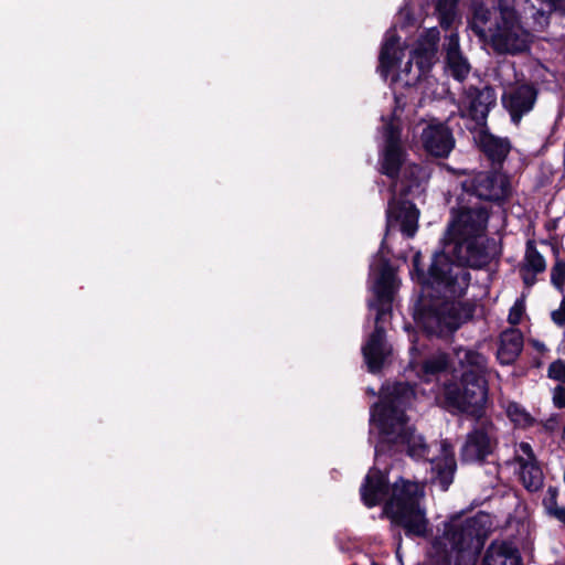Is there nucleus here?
Instances as JSON below:
<instances>
[{
  "label": "nucleus",
  "instance_id": "f257e3e1",
  "mask_svg": "<svg viewBox=\"0 0 565 565\" xmlns=\"http://www.w3.org/2000/svg\"><path fill=\"white\" fill-rule=\"evenodd\" d=\"M424 484L399 479L390 489L387 477L372 468L361 487V497L365 505L374 507L388 497L384 513L392 525L404 530L408 537H426L430 534V523L426 509L422 504Z\"/></svg>",
  "mask_w": 565,
  "mask_h": 565
},
{
  "label": "nucleus",
  "instance_id": "f03ea898",
  "mask_svg": "<svg viewBox=\"0 0 565 565\" xmlns=\"http://www.w3.org/2000/svg\"><path fill=\"white\" fill-rule=\"evenodd\" d=\"M382 134L384 138L381 159L382 173L394 180L401 170L402 179L394 181L392 191L394 194L399 191L405 195L413 186L420 184L426 173L420 166L405 162L401 146L399 124L394 117L384 122ZM418 217L419 211L411 201H397L394 195L388 202L386 211V233L398 226L406 237H413L418 228Z\"/></svg>",
  "mask_w": 565,
  "mask_h": 565
},
{
  "label": "nucleus",
  "instance_id": "7ed1b4c3",
  "mask_svg": "<svg viewBox=\"0 0 565 565\" xmlns=\"http://www.w3.org/2000/svg\"><path fill=\"white\" fill-rule=\"evenodd\" d=\"M415 398V390L407 383L388 384L382 390L381 402L371 409V425L380 429L375 459L386 450L403 452L414 459H428L430 446L408 425L405 408Z\"/></svg>",
  "mask_w": 565,
  "mask_h": 565
},
{
  "label": "nucleus",
  "instance_id": "20e7f679",
  "mask_svg": "<svg viewBox=\"0 0 565 565\" xmlns=\"http://www.w3.org/2000/svg\"><path fill=\"white\" fill-rule=\"evenodd\" d=\"M441 250L436 252L426 276L418 273L422 284L449 297H462L470 284V268H482L490 262L480 238L446 233Z\"/></svg>",
  "mask_w": 565,
  "mask_h": 565
},
{
  "label": "nucleus",
  "instance_id": "39448f33",
  "mask_svg": "<svg viewBox=\"0 0 565 565\" xmlns=\"http://www.w3.org/2000/svg\"><path fill=\"white\" fill-rule=\"evenodd\" d=\"M370 276L374 279L372 290L375 300L371 301L369 306L376 310V319L375 329L362 348V352L370 372L375 373L381 370L385 358L390 353L385 342V331L380 326V321L391 310L393 294L397 288V279L395 269L380 253L370 265Z\"/></svg>",
  "mask_w": 565,
  "mask_h": 565
},
{
  "label": "nucleus",
  "instance_id": "423d86ee",
  "mask_svg": "<svg viewBox=\"0 0 565 565\" xmlns=\"http://www.w3.org/2000/svg\"><path fill=\"white\" fill-rule=\"evenodd\" d=\"M486 515L465 520L455 518L445 523L443 535L436 537L434 547L449 565H469L473 559L472 547H478L486 535Z\"/></svg>",
  "mask_w": 565,
  "mask_h": 565
},
{
  "label": "nucleus",
  "instance_id": "0eeeda50",
  "mask_svg": "<svg viewBox=\"0 0 565 565\" xmlns=\"http://www.w3.org/2000/svg\"><path fill=\"white\" fill-rule=\"evenodd\" d=\"M488 31L490 44L498 54L524 53L533 42V34L523 26L518 12L509 6H499V17Z\"/></svg>",
  "mask_w": 565,
  "mask_h": 565
},
{
  "label": "nucleus",
  "instance_id": "6e6552de",
  "mask_svg": "<svg viewBox=\"0 0 565 565\" xmlns=\"http://www.w3.org/2000/svg\"><path fill=\"white\" fill-rule=\"evenodd\" d=\"M475 306L469 301H440L424 308L417 316L418 324L430 335L447 337L469 321Z\"/></svg>",
  "mask_w": 565,
  "mask_h": 565
},
{
  "label": "nucleus",
  "instance_id": "1a4fd4ad",
  "mask_svg": "<svg viewBox=\"0 0 565 565\" xmlns=\"http://www.w3.org/2000/svg\"><path fill=\"white\" fill-rule=\"evenodd\" d=\"M444 396L449 408L481 418L488 403V384L484 379L460 376V386L445 384Z\"/></svg>",
  "mask_w": 565,
  "mask_h": 565
},
{
  "label": "nucleus",
  "instance_id": "9d476101",
  "mask_svg": "<svg viewBox=\"0 0 565 565\" xmlns=\"http://www.w3.org/2000/svg\"><path fill=\"white\" fill-rule=\"evenodd\" d=\"M498 445L497 428L489 418H478L475 428L467 435L461 457L467 462H481Z\"/></svg>",
  "mask_w": 565,
  "mask_h": 565
},
{
  "label": "nucleus",
  "instance_id": "9b49d317",
  "mask_svg": "<svg viewBox=\"0 0 565 565\" xmlns=\"http://www.w3.org/2000/svg\"><path fill=\"white\" fill-rule=\"evenodd\" d=\"M462 190L467 195L480 200L500 202L510 195V182L501 172H479L462 182Z\"/></svg>",
  "mask_w": 565,
  "mask_h": 565
},
{
  "label": "nucleus",
  "instance_id": "f8f14e48",
  "mask_svg": "<svg viewBox=\"0 0 565 565\" xmlns=\"http://www.w3.org/2000/svg\"><path fill=\"white\" fill-rule=\"evenodd\" d=\"M451 215L452 218L447 231L450 234L480 238L487 230L489 211L480 203L472 206L461 205L457 210L452 209Z\"/></svg>",
  "mask_w": 565,
  "mask_h": 565
},
{
  "label": "nucleus",
  "instance_id": "ddd939ff",
  "mask_svg": "<svg viewBox=\"0 0 565 565\" xmlns=\"http://www.w3.org/2000/svg\"><path fill=\"white\" fill-rule=\"evenodd\" d=\"M537 94L536 87L526 83L510 85L504 89L501 103L514 125H519L523 116L533 110Z\"/></svg>",
  "mask_w": 565,
  "mask_h": 565
},
{
  "label": "nucleus",
  "instance_id": "4468645a",
  "mask_svg": "<svg viewBox=\"0 0 565 565\" xmlns=\"http://www.w3.org/2000/svg\"><path fill=\"white\" fill-rule=\"evenodd\" d=\"M514 461L519 466L518 475L523 487L530 492L542 489L544 484L543 470L529 443L522 441L515 446Z\"/></svg>",
  "mask_w": 565,
  "mask_h": 565
},
{
  "label": "nucleus",
  "instance_id": "2eb2a0df",
  "mask_svg": "<svg viewBox=\"0 0 565 565\" xmlns=\"http://www.w3.org/2000/svg\"><path fill=\"white\" fill-rule=\"evenodd\" d=\"M440 38L438 29L430 28L418 39L416 47L412 52L409 61L405 64L403 72L409 73L413 63L417 66V72L413 79H418L425 75L436 61L437 44Z\"/></svg>",
  "mask_w": 565,
  "mask_h": 565
},
{
  "label": "nucleus",
  "instance_id": "dca6fc26",
  "mask_svg": "<svg viewBox=\"0 0 565 565\" xmlns=\"http://www.w3.org/2000/svg\"><path fill=\"white\" fill-rule=\"evenodd\" d=\"M461 103L471 119L478 125L484 126L491 108L497 104V94L490 86L482 88L469 87L465 92Z\"/></svg>",
  "mask_w": 565,
  "mask_h": 565
},
{
  "label": "nucleus",
  "instance_id": "f3484780",
  "mask_svg": "<svg viewBox=\"0 0 565 565\" xmlns=\"http://www.w3.org/2000/svg\"><path fill=\"white\" fill-rule=\"evenodd\" d=\"M440 456L429 459L430 482L446 491L454 481L456 460L452 448L446 443L437 445Z\"/></svg>",
  "mask_w": 565,
  "mask_h": 565
},
{
  "label": "nucleus",
  "instance_id": "a211bd4d",
  "mask_svg": "<svg viewBox=\"0 0 565 565\" xmlns=\"http://www.w3.org/2000/svg\"><path fill=\"white\" fill-rule=\"evenodd\" d=\"M423 146L435 157H447L455 147L451 130L444 124H430L422 132Z\"/></svg>",
  "mask_w": 565,
  "mask_h": 565
},
{
  "label": "nucleus",
  "instance_id": "6ab92c4d",
  "mask_svg": "<svg viewBox=\"0 0 565 565\" xmlns=\"http://www.w3.org/2000/svg\"><path fill=\"white\" fill-rule=\"evenodd\" d=\"M470 64L459 49V36L450 33L446 39V70L457 81L462 82L470 73Z\"/></svg>",
  "mask_w": 565,
  "mask_h": 565
},
{
  "label": "nucleus",
  "instance_id": "aec40b11",
  "mask_svg": "<svg viewBox=\"0 0 565 565\" xmlns=\"http://www.w3.org/2000/svg\"><path fill=\"white\" fill-rule=\"evenodd\" d=\"M457 362L462 370L461 376L484 379L488 370V360L479 351L471 348H458L455 351Z\"/></svg>",
  "mask_w": 565,
  "mask_h": 565
},
{
  "label": "nucleus",
  "instance_id": "412c9836",
  "mask_svg": "<svg viewBox=\"0 0 565 565\" xmlns=\"http://www.w3.org/2000/svg\"><path fill=\"white\" fill-rule=\"evenodd\" d=\"M546 262L543 255L537 250L534 241L526 242L524 258L520 268L523 282L531 287L535 284V276L545 271Z\"/></svg>",
  "mask_w": 565,
  "mask_h": 565
},
{
  "label": "nucleus",
  "instance_id": "4be33fe9",
  "mask_svg": "<svg viewBox=\"0 0 565 565\" xmlns=\"http://www.w3.org/2000/svg\"><path fill=\"white\" fill-rule=\"evenodd\" d=\"M482 565H522V558L513 544L492 542L484 553Z\"/></svg>",
  "mask_w": 565,
  "mask_h": 565
},
{
  "label": "nucleus",
  "instance_id": "5701e85b",
  "mask_svg": "<svg viewBox=\"0 0 565 565\" xmlns=\"http://www.w3.org/2000/svg\"><path fill=\"white\" fill-rule=\"evenodd\" d=\"M523 349V334L518 329H509L501 333L497 358L503 365L512 364Z\"/></svg>",
  "mask_w": 565,
  "mask_h": 565
},
{
  "label": "nucleus",
  "instance_id": "b1692460",
  "mask_svg": "<svg viewBox=\"0 0 565 565\" xmlns=\"http://www.w3.org/2000/svg\"><path fill=\"white\" fill-rule=\"evenodd\" d=\"M476 139L481 150L493 163H501L507 158L511 148L507 138L495 137L483 128L479 131Z\"/></svg>",
  "mask_w": 565,
  "mask_h": 565
},
{
  "label": "nucleus",
  "instance_id": "393cba45",
  "mask_svg": "<svg viewBox=\"0 0 565 565\" xmlns=\"http://www.w3.org/2000/svg\"><path fill=\"white\" fill-rule=\"evenodd\" d=\"M533 10L532 18L542 30L548 25L550 14L554 11L565 13V0H526Z\"/></svg>",
  "mask_w": 565,
  "mask_h": 565
},
{
  "label": "nucleus",
  "instance_id": "a878e982",
  "mask_svg": "<svg viewBox=\"0 0 565 565\" xmlns=\"http://www.w3.org/2000/svg\"><path fill=\"white\" fill-rule=\"evenodd\" d=\"M495 3V0H472V18L470 25L473 32L480 38L486 36L487 24L491 19V10L494 9Z\"/></svg>",
  "mask_w": 565,
  "mask_h": 565
},
{
  "label": "nucleus",
  "instance_id": "bb28decb",
  "mask_svg": "<svg viewBox=\"0 0 565 565\" xmlns=\"http://www.w3.org/2000/svg\"><path fill=\"white\" fill-rule=\"evenodd\" d=\"M449 366V358L445 352H436L425 359L419 366L418 376L424 382H431Z\"/></svg>",
  "mask_w": 565,
  "mask_h": 565
},
{
  "label": "nucleus",
  "instance_id": "cd10ccee",
  "mask_svg": "<svg viewBox=\"0 0 565 565\" xmlns=\"http://www.w3.org/2000/svg\"><path fill=\"white\" fill-rule=\"evenodd\" d=\"M397 39L388 32L380 53L379 71L383 77H386L395 64L401 60L398 55Z\"/></svg>",
  "mask_w": 565,
  "mask_h": 565
},
{
  "label": "nucleus",
  "instance_id": "c85d7f7f",
  "mask_svg": "<svg viewBox=\"0 0 565 565\" xmlns=\"http://www.w3.org/2000/svg\"><path fill=\"white\" fill-rule=\"evenodd\" d=\"M508 418L519 428H527L534 425L533 416L516 402H501Z\"/></svg>",
  "mask_w": 565,
  "mask_h": 565
},
{
  "label": "nucleus",
  "instance_id": "c756f323",
  "mask_svg": "<svg viewBox=\"0 0 565 565\" xmlns=\"http://www.w3.org/2000/svg\"><path fill=\"white\" fill-rule=\"evenodd\" d=\"M458 0H435V10L445 28H449L457 18Z\"/></svg>",
  "mask_w": 565,
  "mask_h": 565
},
{
  "label": "nucleus",
  "instance_id": "7c9ffc66",
  "mask_svg": "<svg viewBox=\"0 0 565 565\" xmlns=\"http://www.w3.org/2000/svg\"><path fill=\"white\" fill-rule=\"evenodd\" d=\"M551 281L559 290L563 291L565 284V262L557 259L551 269Z\"/></svg>",
  "mask_w": 565,
  "mask_h": 565
},
{
  "label": "nucleus",
  "instance_id": "2f4dec72",
  "mask_svg": "<svg viewBox=\"0 0 565 565\" xmlns=\"http://www.w3.org/2000/svg\"><path fill=\"white\" fill-rule=\"evenodd\" d=\"M558 489L556 487H548L543 499V507L546 514L551 513L554 509L562 507L558 504Z\"/></svg>",
  "mask_w": 565,
  "mask_h": 565
},
{
  "label": "nucleus",
  "instance_id": "473e14b6",
  "mask_svg": "<svg viewBox=\"0 0 565 565\" xmlns=\"http://www.w3.org/2000/svg\"><path fill=\"white\" fill-rule=\"evenodd\" d=\"M558 489L556 487H548L543 499V507L546 514L551 513L554 509L562 507L558 504Z\"/></svg>",
  "mask_w": 565,
  "mask_h": 565
},
{
  "label": "nucleus",
  "instance_id": "72a5a7b5",
  "mask_svg": "<svg viewBox=\"0 0 565 565\" xmlns=\"http://www.w3.org/2000/svg\"><path fill=\"white\" fill-rule=\"evenodd\" d=\"M547 374L550 379L565 383V362L557 360L551 363Z\"/></svg>",
  "mask_w": 565,
  "mask_h": 565
},
{
  "label": "nucleus",
  "instance_id": "f704fd0d",
  "mask_svg": "<svg viewBox=\"0 0 565 565\" xmlns=\"http://www.w3.org/2000/svg\"><path fill=\"white\" fill-rule=\"evenodd\" d=\"M524 309L523 300H516L509 311L508 321L513 326L519 324L524 313Z\"/></svg>",
  "mask_w": 565,
  "mask_h": 565
},
{
  "label": "nucleus",
  "instance_id": "c9c22d12",
  "mask_svg": "<svg viewBox=\"0 0 565 565\" xmlns=\"http://www.w3.org/2000/svg\"><path fill=\"white\" fill-rule=\"evenodd\" d=\"M553 322L559 327L565 326V297L563 298L558 309L551 313Z\"/></svg>",
  "mask_w": 565,
  "mask_h": 565
},
{
  "label": "nucleus",
  "instance_id": "e433bc0d",
  "mask_svg": "<svg viewBox=\"0 0 565 565\" xmlns=\"http://www.w3.org/2000/svg\"><path fill=\"white\" fill-rule=\"evenodd\" d=\"M553 404L557 408L565 407V386L558 385L553 391Z\"/></svg>",
  "mask_w": 565,
  "mask_h": 565
},
{
  "label": "nucleus",
  "instance_id": "4c0bfd02",
  "mask_svg": "<svg viewBox=\"0 0 565 565\" xmlns=\"http://www.w3.org/2000/svg\"><path fill=\"white\" fill-rule=\"evenodd\" d=\"M550 518L555 519L563 525H565V505L559 507L558 509H554L551 513L547 514Z\"/></svg>",
  "mask_w": 565,
  "mask_h": 565
},
{
  "label": "nucleus",
  "instance_id": "58836bf2",
  "mask_svg": "<svg viewBox=\"0 0 565 565\" xmlns=\"http://www.w3.org/2000/svg\"><path fill=\"white\" fill-rule=\"evenodd\" d=\"M418 263H419V254H416L414 257V266L416 269H418Z\"/></svg>",
  "mask_w": 565,
  "mask_h": 565
},
{
  "label": "nucleus",
  "instance_id": "ea45409f",
  "mask_svg": "<svg viewBox=\"0 0 565 565\" xmlns=\"http://www.w3.org/2000/svg\"><path fill=\"white\" fill-rule=\"evenodd\" d=\"M545 427H546L547 429H552V428H553L552 420H548V422L546 423Z\"/></svg>",
  "mask_w": 565,
  "mask_h": 565
}]
</instances>
